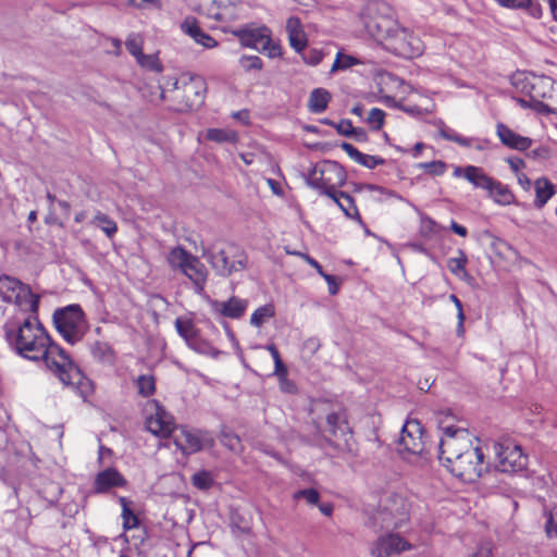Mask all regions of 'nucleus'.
I'll list each match as a JSON object with an SVG mask.
<instances>
[{"mask_svg":"<svg viewBox=\"0 0 557 557\" xmlns=\"http://www.w3.org/2000/svg\"><path fill=\"white\" fill-rule=\"evenodd\" d=\"M286 32L290 47L295 49V51L301 52L307 46V36L302 29L300 18L290 16L286 22Z\"/></svg>","mask_w":557,"mask_h":557,"instance_id":"nucleus-21","label":"nucleus"},{"mask_svg":"<svg viewBox=\"0 0 557 557\" xmlns=\"http://www.w3.org/2000/svg\"><path fill=\"white\" fill-rule=\"evenodd\" d=\"M331 100V94L324 88H315L310 92L308 109L311 113H322L326 110Z\"/></svg>","mask_w":557,"mask_h":557,"instance_id":"nucleus-25","label":"nucleus"},{"mask_svg":"<svg viewBox=\"0 0 557 557\" xmlns=\"http://www.w3.org/2000/svg\"><path fill=\"white\" fill-rule=\"evenodd\" d=\"M347 174L336 161L324 160L314 164L306 176L307 185L327 197L337 196L336 188L346 183Z\"/></svg>","mask_w":557,"mask_h":557,"instance_id":"nucleus-5","label":"nucleus"},{"mask_svg":"<svg viewBox=\"0 0 557 557\" xmlns=\"http://www.w3.org/2000/svg\"><path fill=\"white\" fill-rule=\"evenodd\" d=\"M202 256L211 263L215 272L221 276H230L233 272L243 270L245 262L239 259L230 261L228 256L224 250L211 251L205 250Z\"/></svg>","mask_w":557,"mask_h":557,"instance_id":"nucleus-13","label":"nucleus"},{"mask_svg":"<svg viewBox=\"0 0 557 557\" xmlns=\"http://www.w3.org/2000/svg\"><path fill=\"white\" fill-rule=\"evenodd\" d=\"M545 529L548 536L557 535V506L550 510Z\"/></svg>","mask_w":557,"mask_h":557,"instance_id":"nucleus-51","label":"nucleus"},{"mask_svg":"<svg viewBox=\"0 0 557 557\" xmlns=\"http://www.w3.org/2000/svg\"><path fill=\"white\" fill-rule=\"evenodd\" d=\"M194 486L199 490L207 491L213 485L212 475L208 471H199L191 478Z\"/></svg>","mask_w":557,"mask_h":557,"instance_id":"nucleus-41","label":"nucleus"},{"mask_svg":"<svg viewBox=\"0 0 557 557\" xmlns=\"http://www.w3.org/2000/svg\"><path fill=\"white\" fill-rule=\"evenodd\" d=\"M90 350L94 358L101 362H109L113 360V350L107 343L95 342L91 345Z\"/></svg>","mask_w":557,"mask_h":557,"instance_id":"nucleus-35","label":"nucleus"},{"mask_svg":"<svg viewBox=\"0 0 557 557\" xmlns=\"http://www.w3.org/2000/svg\"><path fill=\"white\" fill-rule=\"evenodd\" d=\"M555 195V186L546 177H541L535 182V200L534 206L539 209L543 208L546 202Z\"/></svg>","mask_w":557,"mask_h":557,"instance_id":"nucleus-26","label":"nucleus"},{"mask_svg":"<svg viewBox=\"0 0 557 557\" xmlns=\"http://www.w3.org/2000/svg\"><path fill=\"white\" fill-rule=\"evenodd\" d=\"M550 149L547 146H541L530 152V157L535 160H547L550 158Z\"/></svg>","mask_w":557,"mask_h":557,"instance_id":"nucleus-55","label":"nucleus"},{"mask_svg":"<svg viewBox=\"0 0 557 557\" xmlns=\"http://www.w3.org/2000/svg\"><path fill=\"white\" fill-rule=\"evenodd\" d=\"M194 40L203 46L205 48H214L218 46V41L211 37L209 34L205 33L203 30H201L195 38Z\"/></svg>","mask_w":557,"mask_h":557,"instance_id":"nucleus-52","label":"nucleus"},{"mask_svg":"<svg viewBox=\"0 0 557 557\" xmlns=\"http://www.w3.org/2000/svg\"><path fill=\"white\" fill-rule=\"evenodd\" d=\"M175 329L178 335L184 338L187 345L199 335V330L196 327L195 323L187 318H176Z\"/></svg>","mask_w":557,"mask_h":557,"instance_id":"nucleus-30","label":"nucleus"},{"mask_svg":"<svg viewBox=\"0 0 557 557\" xmlns=\"http://www.w3.org/2000/svg\"><path fill=\"white\" fill-rule=\"evenodd\" d=\"M521 91L530 97L531 101H537L552 96L553 79L548 76L529 75L522 81Z\"/></svg>","mask_w":557,"mask_h":557,"instance_id":"nucleus-10","label":"nucleus"},{"mask_svg":"<svg viewBox=\"0 0 557 557\" xmlns=\"http://www.w3.org/2000/svg\"><path fill=\"white\" fill-rule=\"evenodd\" d=\"M497 456V469L504 473L519 472L525 469L528 457L522 453L521 447L510 440H505L495 445Z\"/></svg>","mask_w":557,"mask_h":557,"instance_id":"nucleus-7","label":"nucleus"},{"mask_svg":"<svg viewBox=\"0 0 557 557\" xmlns=\"http://www.w3.org/2000/svg\"><path fill=\"white\" fill-rule=\"evenodd\" d=\"M146 429L156 436L168 437L174 430L173 417L156 404V411L146 419Z\"/></svg>","mask_w":557,"mask_h":557,"instance_id":"nucleus-12","label":"nucleus"},{"mask_svg":"<svg viewBox=\"0 0 557 557\" xmlns=\"http://www.w3.org/2000/svg\"><path fill=\"white\" fill-rule=\"evenodd\" d=\"M183 273L194 283L196 293L200 294L205 288L208 276L206 265L193 256Z\"/></svg>","mask_w":557,"mask_h":557,"instance_id":"nucleus-20","label":"nucleus"},{"mask_svg":"<svg viewBox=\"0 0 557 557\" xmlns=\"http://www.w3.org/2000/svg\"><path fill=\"white\" fill-rule=\"evenodd\" d=\"M267 32L265 27L260 29L242 28L235 32V34L245 47L265 49L270 44V37Z\"/></svg>","mask_w":557,"mask_h":557,"instance_id":"nucleus-18","label":"nucleus"},{"mask_svg":"<svg viewBox=\"0 0 557 557\" xmlns=\"http://www.w3.org/2000/svg\"><path fill=\"white\" fill-rule=\"evenodd\" d=\"M329 286V293L331 295H336L339 290V283L336 276L325 273L322 276Z\"/></svg>","mask_w":557,"mask_h":557,"instance_id":"nucleus-59","label":"nucleus"},{"mask_svg":"<svg viewBox=\"0 0 557 557\" xmlns=\"http://www.w3.org/2000/svg\"><path fill=\"white\" fill-rule=\"evenodd\" d=\"M137 63L147 70L153 71V72H161L162 65L160 64V61L156 54H145L141 53L137 59Z\"/></svg>","mask_w":557,"mask_h":557,"instance_id":"nucleus-39","label":"nucleus"},{"mask_svg":"<svg viewBox=\"0 0 557 557\" xmlns=\"http://www.w3.org/2000/svg\"><path fill=\"white\" fill-rule=\"evenodd\" d=\"M126 483V479L115 468H107L96 475L94 491L102 494L113 487H123Z\"/></svg>","mask_w":557,"mask_h":557,"instance_id":"nucleus-16","label":"nucleus"},{"mask_svg":"<svg viewBox=\"0 0 557 557\" xmlns=\"http://www.w3.org/2000/svg\"><path fill=\"white\" fill-rule=\"evenodd\" d=\"M335 128L338 134L350 137L354 132V126L350 120H342L339 123L335 124Z\"/></svg>","mask_w":557,"mask_h":557,"instance_id":"nucleus-54","label":"nucleus"},{"mask_svg":"<svg viewBox=\"0 0 557 557\" xmlns=\"http://www.w3.org/2000/svg\"><path fill=\"white\" fill-rule=\"evenodd\" d=\"M499 5L508 9H525L534 17L542 15V8L539 0H495Z\"/></svg>","mask_w":557,"mask_h":557,"instance_id":"nucleus-28","label":"nucleus"},{"mask_svg":"<svg viewBox=\"0 0 557 557\" xmlns=\"http://www.w3.org/2000/svg\"><path fill=\"white\" fill-rule=\"evenodd\" d=\"M302 58L307 64L314 66V65H318L322 61L323 53H322V51H320L318 49H311L306 54H304Z\"/></svg>","mask_w":557,"mask_h":557,"instance_id":"nucleus-53","label":"nucleus"},{"mask_svg":"<svg viewBox=\"0 0 557 557\" xmlns=\"http://www.w3.org/2000/svg\"><path fill=\"white\" fill-rule=\"evenodd\" d=\"M458 253L459 257L450 258L448 260L447 267L453 274L466 277L468 276V272L466 271L468 259L462 250H458Z\"/></svg>","mask_w":557,"mask_h":557,"instance_id":"nucleus-37","label":"nucleus"},{"mask_svg":"<svg viewBox=\"0 0 557 557\" xmlns=\"http://www.w3.org/2000/svg\"><path fill=\"white\" fill-rule=\"evenodd\" d=\"M188 347L203 355L216 356L219 354V351L212 345H210L209 342L202 339L200 335H198L193 342H190L188 344Z\"/></svg>","mask_w":557,"mask_h":557,"instance_id":"nucleus-38","label":"nucleus"},{"mask_svg":"<svg viewBox=\"0 0 557 557\" xmlns=\"http://www.w3.org/2000/svg\"><path fill=\"white\" fill-rule=\"evenodd\" d=\"M418 166L423 169L426 173L434 175V176L443 175L447 168L446 163L441 160L423 162V163H420Z\"/></svg>","mask_w":557,"mask_h":557,"instance_id":"nucleus-43","label":"nucleus"},{"mask_svg":"<svg viewBox=\"0 0 557 557\" xmlns=\"http://www.w3.org/2000/svg\"><path fill=\"white\" fill-rule=\"evenodd\" d=\"M321 435L314 438V445L322 449L332 448L335 455L351 451V430L348 425L346 412L332 411L326 414L325 423L318 425Z\"/></svg>","mask_w":557,"mask_h":557,"instance_id":"nucleus-4","label":"nucleus"},{"mask_svg":"<svg viewBox=\"0 0 557 557\" xmlns=\"http://www.w3.org/2000/svg\"><path fill=\"white\" fill-rule=\"evenodd\" d=\"M393 104L411 116H421L424 114V111L418 106H403L395 101H393Z\"/></svg>","mask_w":557,"mask_h":557,"instance_id":"nucleus-57","label":"nucleus"},{"mask_svg":"<svg viewBox=\"0 0 557 557\" xmlns=\"http://www.w3.org/2000/svg\"><path fill=\"white\" fill-rule=\"evenodd\" d=\"M175 444L184 454L199 451L202 447L199 436L187 430L181 431V435L175 437Z\"/></svg>","mask_w":557,"mask_h":557,"instance_id":"nucleus-24","label":"nucleus"},{"mask_svg":"<svg viewBox=\"0 0 557 557\" xmlns=\"http://www.w3.org/2000/svg\"><path fill=\"white\" fill-rule=\"evenodd\" d=\"M203 82L200 78L189 77L187 81L174 83V99L180 102V110H193L203 101Z\"/></svg>","mask_w":557,"mask_h":557,"instance_id":"nucleus-8","label":"nucleus"},{"mask_svg":"<svg viewBox=\"0 0 557 557\" xmlns=\"http://www.w3.org/2000/svg\"><path fill=\"white\" fill-rule=\"evenodd\" d=\"M191 258V253L178 246L171 249L168 255V262L172 269H180L183 272Z\"/></svg>","mask_w":557,"mask_h":557,"instance_id":"nucleus-31","label":"nucleus"},{"mask_svg":"<svg viewBox=\"0 0 557 557\" xmlns=\"http://www.w3.org/2000/svg\"><path fill=\"white\" fill-rule=\"evenodd\" d=\"M90 223L99 227L109 238H112L117 232L116 223L108 214L100 211L94 215Z\"/></svg>","mask_w":557,"mask_h":557,"instance_id":"nucleus-32","label":"nucleus"},{"mask_svg":"<svg viewBox=\"0 0 557 557\" xmlns=\"http://www.w3.org/2000/svg\"><path fill=\"white\" fill-rule=\"evenodd\" d=\"M541 100L542 99H540L537 101H532L533 102L532 107L537 112L543 113V114H550V113H553V109L548 104L542 102Z\"/></svg>","mask_w":557,"mask_h":557,"instance_id":"nucleus-63","label":"nucleus"},{"mask_svg":"<svg viewBox=\"0 0 557 557\" xmlns=\"http://www.w3.org/2000/svg\"><path fill=\"white\" fill-rule=\"evenodd\" d=\"M507 163L512 172L518 173L521 169L525 166L524 161L518 157H511L507 159Z\"/></svg>","mask_w":557,"mask_h":557,"instance_id":"nucleus-61","label":"nucleus"},{"mask_svg":"<svg viewBox=\"0 0 557 557\" xmlns=\"http://www.w3.org/2000/svg\"><path fill=\"white\" fill-rule=\"evenodd\" d=\"M440 136L446 140L453 141L458 144L461 147H474L478 150H483L486 147L487 141L478 139V138H470V137H463L459 134H457L454 129L447 127L446 125H442L440 128Z\"/></svg>","mask_w":557,"mask_h":557,"instance_id":"nucleus-22","label":"nucleus"},{"mask_svg":"<svg viewBox=\"0 0 557 557\" xmlns=\"http://www.w3.org/2000/svg\"><path fill=\"white\" fill-rule=\"evenodd\" d=\"M295 499L304 498L310 505H317L320 499V494L314 488L299 490L294 494Z\"/></svg>","mask_w":557,"mask_h":557,"instance_id":"nucleus-48","label":"nucleus"},{"mask_svg":"<svg viewBox=\"0 0 557 557\" xmlns=\"http://www.w3.org/2000/svg\"><path fill=\"white\" fill-rule=\"evenodd\" d=\"M239 64L245 71H259L263 66L262 60L258 55H243L239 59Z\"/></svg>","mask_w":557,"mask_h":557,"instance_id":"nucleus-47","label":"nucleus"},{"mask_svg":"<svg viewBox=\"0 0 557 557\" xmlns=\"http://www.w3.org/2000/svg\"><path fill=\"white\" fill-rule=\"evenodd\" d=\"M125 46L127 51L136 59L143 53V40L140 36L136 34H131L127 37Z\"/></svg>","mask_w":557,"mask_h":557,"instance_id":"nucleus-44","label":"nucleus"},{"mask_svg":"<svg viewBox=\"0 0 557 557\" xmlns=\"http://www.w3.org/2000/svg\"><path fill=\"white\" fill-rule=\"evenodd\" d=\"M344 212V214L363 225L361 215L356 207L355 199L345 191H337V196L330 197Z\"/></svg>","mask_w":557,"mask_h":557,"instance_id":"nucleus-23","label":"nucleus"},{"mask_svg":"<svg viewBox=\"0 0 557 557\" xmlns=\"http://www.w3.org/2000/svg\"><path fill=\"white\" fill-rule=\"evenodd\" d=\"M52 320L57 331L71 345L81 342L88 331L86 315L77 304L58 308Z\"/></svg>","mask_w":557,"mask_h":557,"instance_id":"nucleus-6","label":"nucleus"},{"mask_svg":"<svg viewBox=\"0 0 557 557\" xmlns=\"http://www.w3.org/2000/svg\"><path fill=\"white\" fill-rule=\"evenodd\" d=\"M487 194L488 197H491L496 203L500 206H508L515 200V196L508 186L496 180H494Z\"/></svg>","mask_w":557,"mask_h":557,"instance_id":"nucleus-27","label":"nucleus"},{"mask_svg":"<svg viewBox=\"0 0 557 557\" xmlns=\"http://www.w3.org/2000/svg\"><path fill=\"white\" fill-rule=\"evenodd\" d=\"M14 295L12 302L18 306L23 311L29 312L32 317L37 315L40 297L34 294L27 284L23 283Z\"/></svg>","mask_w":557,"mask_h":557,"instance_id":"nucleus-19","label":"nucleus"},{"mask_svg":"<svg viewBox=\"0 0 557 557\" xmlns=\"http://www.w3.org/2000/svg\"><path fill=\"white\" fill-rule=\"evenodd\" d=\"M207 138L215 143L233 141L235 136L224 129L209 128L207 131Z\"/></svg>","mask_w":557,"mask_h":557,"instance_id":"nucleus-45","label":"nucleus"},{"mask_svg":"<svg viewBox=\"0 0 557 557\" xmlns=\"http://www.w3.org/2000/svg\"><path fill=\"white\" fill-rule=\"evenodd\" d=\"M358 63L359 61L355 57L338 52L331 67V72H336L338 70H347Z\"/></svg>","mask_w":557,"mask_h":557,"instance_id":"nucleus-40","label":"nucleus"},{"mask_svg":"<svg viewBox=\"0 0 557 557\" xmlns=\"http://www.w3.org/2000/svg\"><path fill=\"white\" fill-rule=\"evenodd\" d=\"M287 368L284 364L283 360L274 363V375L281 380L282 377H287Z\"/></svg>","mask_w":557,"mask_h":557,"instance_id":"nucleus-62","label":"nucleus"},{"mask_svg":"<svg viewBox=\"0 0 557 557\" xmlns=\"http://www.w3.org/2000/svg\"><path fill=\"white\" fill-rule=\"evenodd\" d=\"M275 311L272 305H264L253 311L250 317V324L253 326H261L268 319L274 317Z\"/></svg>","mask_w":557,"mask_h":557,"instance_id":"nucleus-36","label":"nucleus"},{"mask_svg":"<svg viewBox=\"0 0 557 557\" xmlns=\"http://www.w3.org/2000/svg\"><path fill=\"white\" fill-rule=\"evenodd\" d=\"M438 443V458L448 471L463 480L474 481L483 472L484 454L473 446L467 429L448 425Z\"/></svg>","mask_w":557,"mask_h":557,"instance_id":"nucleus-2","label":"nucleus"},{"mask_svg":"<svg viewBox=\"0 0 557 557\" xmlns=\"http://www.w3.org/2000/svg\"><path fill=\"white\" fill-rule=\"evenodd\" d=\"M223 444L228 446L231 449L235 450L239 446L240 440L237 435L224 434Z\"/></svg>","mask_w":557,"mask_h":557,"instance_id":"nucleus-60","label":"nucleus"},{"mask_svg":"<svg viewBox=\"0 0 557 557\" xmlns=\"http://www.w3.org/2000/svg\"><path fill=\"white\" fill-rule=\"evenodd\" d=\"M366 27L373 35L384 39L385 47L392 53L412 59L423 52L421 39L411 30L399 25L393 18L392 8L384 1H374L368 5Z\"/></svg>","mask_w":557,"mask_h":557,"instance_id":"nucleus-3","label":"nucleus"},{"mask_svg":"<svg viewBox=\"0 0 557 557\" xmlns=\"http://www.w3.org/2000/svg\"><path fill=\"white\" fill-rule=\"evenodd\" d=\"M411 548V545L398 534L389 533L376 540L371 554L375 557H392Z\"/></svg>","mask_w":557,"mask_h":557,"instance_id":"nucleus-11","label":"nucleus"},{"mask_svg":"<svg viewBox=\"0 0 557 557\" xmlns=\"http://www.w3.org/2000/svg\"><path fill=\"white\" fill-rule=\"evenodd\" d=\"M23 282L9 275H0V297L2 301L11 304L14 294L21 288Z\"/></svg>","mask_w":557,"mask_h":557,"instance_id":"nucleus-29","label":"nucleus"},{"mask_svg":"<svg viewBox=\"0 0 557 557\" xmlns=\"http://www.w3.org/2000/svg\"><path fill=\"white\" fill-rule=\"evenodd\" d=\"M384 119L385 112L379 108H373L368 114L367 123L373 131H380L384 124Z\"/></svg>","mask_w":557,"mask_h":557,"instance_id":"nucleus-42","label":"nucleus"},{"mask_svg":"<svg viewBox=\"0 0 557 557\" xmlns=\"http://www.w3.org/2000/svg\"><path fill=\"white\" fill-rule=\"evenodd\" d=\"M385 160L379 156H371L362 153L359 164L363 165L367 169H374L377 165H383Z\"/></svg>","mask_w":557,"mask_h":557,"instance_id":"nucleus-50","label":"nucleus"},{"mask_svg":"<svg viewBox=\"0 0 557 557\" xmlns=\"http://www.w3.org/2000/svg\"><path fill=\"white\" fill-rule=\"evenodd\" d=\"M280 389L287 394H295L297 393V386L296 384L289 380L288 377H282L278 380Z\"/></svg>","mask_w":557,"mask_h":557,"instance_id":"nucleus-58","label":"nucleus"},{"mask_svg":"<svg viewBox=\"0 0 557 557\" xmlns=\"http://www.w3.org/2000/svg\"><path fill=\"white\" fill-rule=\"evenodd\" d=\"M350 137L360 143L366 141L368 139L366 131L360 127H354V132L351 133Z\"/></svg>","mask_w":557,"mask_h":557,"instance_id":"nucleus-64","label":"nucleus"},{"mask_svg":"<svg viewBox=\"0 0 557 557\" xmlns=\"http://www.w3.org/2000/svg\"><path fill=\"white\" fill-rule=\"evenodd\" d=\"M135 385L138 394L143 397H149L156 392V380L151 374L139 375L135 381Z\"/></svg>","mask_w":557,"mask_h":557,"instance_id":"nucleus-34","label":"nucleus"},{"mask_svg":"<svg viewBox=\"0 0 557 557\" xmlns=\"http://www.w3.org/2000/svg\"><path fill=\"white\" fill-rule=\"evenodd\" d=\"M181 29L193 39L202 30L194 16H187L181 24Z\"/></svg>","mask_w":557,"mask_h":557,"instance_id":"nucleus-46","label":"nucleus"},{"mask_svg":"<svg viewBox=\"0 0 557 557\" xmlns=\"http://www.w3.org/2000/svg\"><path fill=\"white\" fill-rule=\"evenodd\" d=\"M449 300L454 304V306H456V309H457V318H458L457 331L460 334L463 332V323H465V319H466L465 313H463L462 302L455 294L449 295Z\"/></svg>","mask_w":557,"mask_h":557,"instance_id":"nucleus-49","label":"nucleus"},{"mask_svg":"<svg viewBox=\"0 0 557 557\" xmlns=\"http://www.w3.org/2000/svg\"><path fill=\"white\" fill-rule=\"evenodd\" d=\"M398 445L404 451L411 455H421L426 449L423 438V429L418 420H407L403 425Z\"/></svg>","mask_w":557,"mask_h":557,"instance_id":"nucleus-9","label":"nucleus"},{"mask_svg":"<svg viewBox=\"0 0 557 557\" xmlns=\"http://www.w3.org/2000/svg\"><path fill=\"white\" fill-rule=\"evenodd\" d=\"M17 321L9 319L2 325L4 339L12 351L32 360H44L47 368L64 384L83 394L84 376L81 369L74 363L70 355L51 338L37 315Z\"/></svg>","mask_w":557,"mask_h":557,"instance_id":"nucleus-1","label":"nucleus"},{"mask_svg":"<svg viewBox=\"0 0 557 557\" xmlns=\"http://www.w3.org/2000/svg\"><path fill=\"white\" fill-rule=\"evenodd\" d=\"M122 506V519L124 530L138 529L139 519L129 508V502L126 497H120L119 499Z\"/></svg>","mask_w":557,"mask_h":557,"instance_id":"nucleus-33","label":"nucleus"},{"mask_svg":"<svg viewBox=\"0 0 557 557\" xmlns=\"http://www.w3.org/2000/svg\"><path fill=\"white\" fill-rule=\"evenodd\" d=\"M455 177H463L471 183L475 188L488 191L494 182L492 176H488L482 168L475 165H467L465 168L456 166L454 170Z\"/></svg>","mask_w":557,"mask_h":557,"instance_id":"nucleus-14","label":"nucleus"},{"mask_svg":"<svg viewBox=\"0 0 557 557\" xmlns=\"http://www.w3.org/2000/svg\"><path fill=\"white\" fill-rule=\"evenodd\" d=\"M496 134L500 143L510 149L524 151L532 145L531 138L515 133L511 128L503 123H498L496 125Z\"/></svg>","mask_w":557,"mask_h":557,"instance_id":"nucleus-17","label":"nucleus"},{"mask_svg":"<svg viewBox=\"0 0 557 557\" xmlns=\"http://www.w3.org/2000/svg\"><path fill=\"white\" fill-rule=\"evenodd\" d=\"M248 306L246 299L236 296L226 301L212 300L210 307L213 312L230 319H239L244 315Z\"/></svg>","mask_w":557,"mask_h":557,"instance_id":"nucleus-15","label":"nucleus"},{"mask_svg":"<svg viewBox=\"0 0 557 557\" xmlns=\"http://www.w3.org/2000/svg\"><path fill=\"white\" fill-rule=\"evenodd\" d=\"M341 148L357 163H359L362 152L349 143H343Z\"/></svg>","mask_w":557,"mask_h":557,"instance_id":"nucleus-56","label":"nucleus"}]
</instances>
